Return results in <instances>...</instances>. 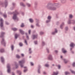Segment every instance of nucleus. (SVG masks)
Instances as JSON below:
<instances>
[{"label": "nucleus", "instance_id": "1", "mask_svg": "<svg viewBox=\"0 0 75 75\" xmlns=\"http://www.w3.org/2000/svg\"><path fill=\"white\" fill-rule=\"evenodd\" d=\"M55 7H60V4L59 3L52 4L51 2H49L47 4V7L48 9L51 10H55L57 9V8Z\"/></svg>", "mask_w": 75, "mask_h": 75}, {"label": "nucleus", "instance_id": "2", "mask_svg": "<svg viewBox=\"0 0 75 75\" xmlns=\"http://www.w3.org/2000/svg\"><path fill=\"white\" fill-rule=\"evenodd\" d=\"M25 62V59H22L21 60L19 61L18 62L19 64L20 65L21 68H23V67H24V68H25V69L23 71V72L24 73L28 71L27 67H23L24 64H24Z\"/></svg>", "mask_w": 75, "mask_h": 75}, {"label": "nucleus", "instance_id": "3", "mask_svg": "<svg viewBox=\"0 0 75 75\" xmlns=\"http://www.w3.org/2000/svg\"><path fill=\"white\" fill-rule=\"evenodd\" d=\"M12 14H13V19L15 20H18V18L17 16L18 14H19V13L16 10L15 11L13 12Z\"/></svg>", "mask_w": 75, "mask_h": 75}, {"label": "nucleus", "instance_id": "4", "mask_svg": "<svg viewBox=\"0 0 75 75\" xmlns=\"http://www.w3.org/2000/svg\"><path fill=\"white\" fill-rule=\"evenodd\" d=\"M0 5L2 6V7H6L8 5V1L7 0H5V2L3 3L1 1H0Z\"/></svg>", "mask_w": 75, "mask_h": 75}, {"label": "nucleus", "instance_id": "5", "mask_svg": "<svg viewBox=\"0 0 75 75\" xmlns=\"http://www.w3.org/2000/svg\"><path fill=\"white\" fill-rule=\"evenodd\" d=\"M0 27L2 30H4V27L3 26V19L0 18Z\"/></svg>", "mask_w": 75, "mask_h": 75}, {"label": "nucleus", "instance_id": "6", "mask_svg": "<svg viewBox=\"0 0 75 75\" xmlns=\"http://www.w3.org/2000/svg\"><path fill=\"white\" fill-rule=\"evenodd\" d=\"M7 72L9 74H10L11 72V69H10V64H8L7 66Z\"/></svg>", "mask_w": 75, "mask_h": 75}, {"label": "nucleus", "instance_id": "7", "mask_svg": "<svg viewBox=\"0 0 75 75\" xmlns=\"http://www.w3.org/2000/svg\"><path fill=\"white\" fill-rule=\"evenodd\" d=\"M1 43L2 45H4V46H6V41L4 40V38H2V40L1 41Z\"/></svg>", "mask_w": 75, "mask_h": 75}, {"label": "nucleus", "instance_id": "8", "mask_svg": "<svg viewBox=\"0 0 75 75\" xmlns=\"http://www.w3.org/2000/svg\"><path fill=\"white\" fill-rule=\"evenodd\" d=\"M41 66L40 65H39L38 67V74H40L41 71H40V69H41Z\"/></svg>", "mask_w": 75, "mask_h": 75}, {"label": "nucleus", "instance_id": "9", "mask_svg": "<svg viewBox=\"0 0 75 75\" xmlns=\"http://www.w3.org/2000/svg\"><path fill=\"white\" fill-rule=\"evenodd\" d=\"M49 60H53V58L52 57V55L50 54L49 55L48 57L47 58Z\"/></svg>", "mask_w": 75, "mask_h": 75}, {"label": "nucleus", "instance_id": "10", "mask_svg": "<svg viewBox=\"0 0 75 75\" xmlns=\"http://www.w3.org/2000/svg\"><path fill=\"white\" fill-rule=\"evenodd\" d=\"M57 32L58 30H57V29H55L54 31L52 32V34L53 35H54V34H57Z\"/></svg>", "mask_w": 75, "mask_h": 75}, {"label": "nucleus", "instance_id": "11", "mask_svg": "<svg viewBox=\"0 0 75 75\" xmlns=\"http://www.w3.org/2000/svg\"><path fill=\"white\" fill-rule=\"evenodd\" d=\"M38 36V34L33 35L32 37L33 40H34L35 38H37Z\"/></svg>", "mask_w": 75, "mask_h": 75}, {"label": "nucleus", "instance_id": "12", "mask_svg": "<svg viewBox=\"0 0 75 75\" xmlns=\"http://www.w3.org/2000/svg\"><path fill=\"white\" fill-rule=\"evenodd\" d=\"M64 25H65V23L64 22L62 23L60 25V28H61V29H62V28H63V26Z\"/></svg>", "mask_w": 75, "mask_h": 75}, {"label": "nucleus", "instance_id": "13", "mask_svg": "<svg viewBox=\"0 0 75 75\" xmlns=\"http://www.w3.org/2000/svg\"><path fill=\"white\" fill-rule=\"evenodd\" d=\"M1 61L4 64V57H1Z\"/></svg>", "mask_w": 75, "mask_h": 75}, {"label": "nucleus", "instance_id": "14", "mask_svg": "<svg viewBox=\"0 0 75 75\" xmlns=\"http://www.w3.org/2000/svg\"><path fill=\"white\" fill-rule=\"evenodd\" d=\"M62 52H63V53H64V54H65V53L67 52V51L65 50V49L64 48H63L62 49Z\"/></svg>", "mask_w": 75, "mask_h": 75}, {"label": "nucleus", "instance_id": "15", "mask_svg": "<svg viewBox=\"0 0 75 75\" xmlns=\"http://www.w3.org/2000/svg\"><path fill=\"white\" fill-rule=\"evenodd\" d=\"M5 34V33L4 32H2L1 33V35H0V37L1 38L3 37L4 36V35Z\"/></svg>", "mask_w": 75, "mask_h": 75}, {"label": "nucleus", "instance_id": "16", "mask_svg": "<svg viewBox=\"0 0 75 75\" xmlns=\"http://www.w3.org/2000/svg\"><path fill=\"white\" fill-rule=\"evenodd\" d=\"M15 4H16L14 3H12V5H13V7L11 8L10 9L11 10H13L14 9V6H15Z\"/></svg>", "mask_w": 75, "mask_h": 75}, {"label": "nucleus", "instance_id": "17", "mask_svg": "<svg viewBox=\"0 0 75 75\" xmlns=\"http://www.w3.org/2000/svg\"><path fill=\"white\" fill-rule=\"evenodd\" d=\"M19 31L22 35H23V34H24V32L23 30H22V29H19Z\"/></svg>", "mask_w": 75, "mask_h": 75}, {"label": "nucleus", "instance_id": "18", "mask_svg": "<svg viewBox=\"0 0 75 75\" xmlns=\"http://www.w3.org/2000/svg\"><path fill=\"white\" fill-rule=\"evenodd\" d=\"M20 4L21 6H23L24 7H25V5H24V4L23 2H21L20 3Z\"/></svg>", "mask_w": 75, "mask_h": 75}, {"label": "nucleus", "instance_id": "19", "mask_svg": "<svg viewBox=\"0 0 75 75\" xmlns=\"http://www.w3.org/2000/svg\"><path fill=\"white\" fill-rule=\"evenodd\" d=\"M11 48L12 51L14 49V46L13 45H11Z\"/></svg>", "mask_w": 75, "mask_h": 75}, {"label": "nucleus", "instance_id": "20", "mask_svg": "<svg viewBox=\"0 0 75 75\" xmlns=\"http://www.w3.org/2000/svg\"><path fill=\"white\" fill-rule=\"evenodd\" d=\"M0 52H1V53L4 52V49L3 48L1 49H0Z\"/></svg>", "mask_w": 75, "mask_h": 75}, {"label": "nucleus", "instance_id": "21", "mask_svg": "<svg viewBox=\"0 0 75 75\" xmlns=\"http://www.w3.org/2000/svg\"><path fill=\"white\" fill-rule=\"evenodd\" d=\"M17 72L19 75H21V71L20 70H17Z\"/></svg>", "mask_w": 75, "mask_h": 75}, {"label": "nucleus", "instance_id": "22", "mask_svg": "<svg viewBox=\"0 0 75 75\" xmlns=\"http://www.w3.org/2000/svg\"><path fill=\"white\" fill-rule=\"evenodd\" d=\"M67 23L69 24H71V20L69 19V20L67 21Z\"/></svg>", "mask_w": 75, "mask_h": 75}, {"label": "nucleus", "instance_id": "23", "mask_svg": "<svg viewBox=\"0 0 75 75\" xmlns=\"http://www.w3.org/2000/svg\"><path fill=\"white\" fill-rule=\"evenodd\" d=\"M58 71H57L56 72H54V74L52 75H57L58 74Z\"/></svg>", "mask_w": 75, "mask_h": 75}, {"label": "nucleus", "instance_id": "24", "mask_svg": "<svg viewBox=\"0 0 75 75\" xmlns=\"http://www.w3.org/2000/svg\"><path fill=\"white\" fill-rule=\"evenodd\" d=\"M74 43H71L70 45V46L71 47H74Z\"/></svg>", "mask_w": 75, "mask_h": 75}, {"label": "nucleus", "instance_id": "25", "mask_svg": "<svg viewBox=\"0 0 75 75\" xmlns=\"http://www.w3.org/2000/svg\"><path fill=\"white\" fill-rule=\"evenodd\" d=\"M71 23L73 24H74L75 23V20H71Z\"/></svg>", "mask_w": 75, "mask_h": 75}, {"label": "nucleus", "instance_id": "26", "mask_svg": "<svg viewBox=\"0 0 75 75\" xmlns=\"http://www.w3.org/2000/svg\"><path fill=\"white\" fill-rule=\"evenodd\" d=\"M61 1L62 3H65L66 2V0H61Z\"/></svg>", "mask_w": 75, "mask_h": 75}, {"label": "nucleus", "instance_id": "27", "mask_svg": "<svg viewBox=\"0 0 75 75\" xmlns=\"http://www.w3.org/2000/svg\"><path fill=\"white\" fill-rule=\"evenodd\" d=\"M65 74L66 75H69V74H70V73H69L68 71H66L65 72Z\"/></svg>", "mask_w": 75, "mask_h": 75}, {"label": "nucleus", "instance_id": "28", "mask_svg": "<svg viewBox=\"0 0 75 75\" xmlns=\"http://www.w3.org/2000/svg\"><path fill=\"white\" fill-rule=\"evenodd\" d=\"M29 20L30 23H33L34 22V20H33L32 19H30Z\"/></svg>", "mask_w": 75, "mask_h": 75}, {"label": "nucleus", "instance_id": "29", "mask_svg": "<svg viewBox=\"0 0 75 75\" xmlns=\"http://www.w3.org/2000/svg\"><path fill=\"white\" fill-rule=\"evenodd\" d=\"M26 5L29 7H30V6H31V4L28 3H26Z\"/></svg>", "mask_w": 75, "mask_h": 75}, {"label": "nucleus", "instance_id": "30", "mask_svg": "<svg viewBox=\"0 0 75 75\" xmlns=\"http://www.w3.org/2000/svg\"><path fill=\"white\" fill-rule=\"evenodd\" d=\"M18 36H19V35L17 34H16L15 35V38H16H16H17L18 37Z\"/></svg>", "mask_w": 75, "mask_h": 75}, {"label": "nucleus", "instance_id": "31", "mask_svg": "<svg viewBox=\"0 0 75 75\" xmlns=\"http://www.w3.org/2000/svg\"><path fill=\"white\" fill-rule=\"evenodd\" d=\"M29 54H31L32 51H31V48H29Z\"/></svg>", "mask_w": 75, "mask_h": 75}, {"label": "nucleus", "instance_id": "32", "mask_svg": "<svg viewBox=\"0 0 75 75\" xmlns=\"http://www.w3.org/2000/svg\"><path fill=\"white\" fill-rule=\"evenodd\" d=\"M50 21H51V20L47 19L46 21V23H50Z\"/></svg>", "mask_w": 75, "mask_h": 75}, {"label": "nucleus", "instance_id": "33", "mask_svg": "<svg viewBox=\"0 0 75 75\" xmlns=\"http://www.w3.org/2000/svg\"><path fill=\"white\" fill-rule=\"evenodd\" d=\"M63 60L64 61V63H65V64L67 63V62H68V61H67V60H66V59H64Z\"/></svg>", "mask_w": 75, "mask_h": 75}, {"label": "nucleus", "instance_id": "34", "mask_svg": "<svg viewBox=\"0 0 75 75\" xmlns=\"http://www.w3.org/2000/svg\"><path fill=\"white\" fill-rule=\"evenodd\" d=\"M69 16L70 18H72V17H73V16L72 14L69 15Z\"/></svg>", "mask_w": 75, "mask_h": 75}, {"label": "nucleus", "instance_id": "35", "mask_svg": "<svg viewBox=\"0 0 75 75\" xmlns=\"http://www.w3.org/2000/svg\"><path fill=\"white\" fill-rule=\"evenodd\" d=\"M12 30L14 31H17V28H12Z\"/></svg>", "mask_w": 75, "mask_h": 75}, {"label": "nucleus", "instance_id": "36", "mask_svg": "<svg viewBox=\"0 0 75 75\" xmlns=\"http://www.w3.org/2000/svg\"><path fill=\"white\" fill-rule=\"evenodd\" d=\"M39 23V22L36 23V25L37 26V27H40V25Z\"/></svg>", "mask_w": 75, "mask_h": 75}, {"label": "nucleus", "instance_id": "37", "mask_svg": "<svg viewBox=\"0 0 75 75\" xmlns=\"http://www.w3.org/2000/svg\"><path fill=\"white\" fill-rule=\"evenodd\" d=\"M3 16L4 18H6V17H7V15L6 14V13H5L3 15Z\"/></svg>", "mask_w": 75, "mask_h": 75}, {"label": "nucleus", "instance_id": "38", "mask_svg": "<svg viewBox=\"0 0 75 75\" xmlns=\"http://www.w3.org/2000/svg\"><path fill=\"white\" fill-rule=\"evenodd\" d=\"M44 33V32H42V31H41V32H40V35H43V34Z\"/></svg>", "mask_w": 75, "mask_h": 75}, {"label": "nucleus", "instance_id": "39", "mask_svg": "<svg viewBox=\"0 0 75 75\" xmlns=\"http://www.w3.org/2000/svg\"><path fill=\"white\" fill-rule=\"evenodd\" d=\"M16 57L17 58H20V56L18 54H17L16 55Z\"/></svg>", "mask_w": 75, "mask_h": 75}, {"label": "nucleus", "instance_id": "40", "mask_svg": "<svg viewBox=\"0 0 75 75\" xmlns=\"http://www.w3.org/2000/svg\"><path fill=\"white\" fill-rule=\"evenodd\" d=\"M51 17L50 16H49L47 17L48 20H51Z\"/></svg>", "mask_w": 75, "mask_h": 75}, {"label": "nucleus", "instance_id": "41", "mask_svg": "<svg viewBox=\"0 0 75 75\" xmlns=\"http://www.w3.org/2000/svg\"><path fill=\"white\" fill-rule=\"evenodd\" d=\"M45 45V42H44V41H43L42 42V45L43 46H44V45Z\"/></svg>", "mask_w": 75, "mask_h": 75}, {"label": "nucleus", "instance_id": "42", "mask_svg": "<svg viewBox=\"0 0 75 75\" xmlns=\"http://www.w3.org/2000/svg\"><path fill=\"white\" fill-rule=\"evenodd\" d=\"M25 34L26 35V38L28 40V39H29V37H28V35H27V33H26Z\"/></svg>", "mask_w": 75, "mask_h": 75}, {"label": "nucleus", "instance_id": "43", "mask_svg": "<svg viewBox=\"0 0 75 75\" xmlns=\"http://www.w3.org/2000/svg\"><path fill=\"white\" fill-rule=\"evenodd\" d=\"M57 66L58 67V69H60V68H61V65H57Z\"/></svg>", "mask_w": 75, "mask_h": 75}, {"label": "nucleus", "instance_id": "44", "mask_svg": "<svg viewBox=\"0 0 75 75\" xmlns=\"http://www.w3.org/2000/svg\"><path fill=\"white\" fill-rule=\"evenodd\" d=\"M24 23H22L21 24V27H24Z\"/></svg>", "mask_w": 75, "mask_h": 75}, {"label": "nucleus", "instance_id": "45", "mask_svg": "<svg viewBox=\"0 0 75 75\" xmlns=\"http://www.w3.org/2000/svg\"><path fill=\"white\" fill-rule=\"evenodd\" d=\"M45 67H47L48 68V67H49V65H48V64H45Z\"/></svg>", "mask_w": 75, "mask_h": 75}, {"label": "nucleus", "instance_id": "46", "mask_svg": "<svg viewBox=\"0 0 75 75\" xmlns=\"http://www.w3.org/2000/svg\"><path fill=\"white\" fill-rule=\"evenodd\" d=\"M19 45H20L21 47V46H23V44L22 43H19Z\"/></svg>", "mask_w": 75, "mask_h": 75}, {"label": "nucleus", "instance_id": "47", "mask_svg": "<svg viewBox=\"0 0 75 75\" xmlns=\"http://www.w3.org/2000/svg\"><path fill=\"white\" fill-rule=\"evenodd\" d=\"M54 52L55 53H56V54H58V51L57 50H55Z\"/></svg>", "mask_w": 75, "mask_h": 75}, {"label": "nucleus", "instance_id": "48", "mask_svg": "<svg viewBox=\"0 0 75 75\" xmlns=\"http://www.w3.org/2000/svg\"><path fill=\"white\" fill-rule=\"evenodd\" d=\"M65 29V30H66V31H67L68 30V27H66Z\"/></svg>", "mask_w": 75, "mask_h": 75}, {"label": "nucleus", "instance_id": "49", "mask_svg": "<svg viewBox=\"0 0 75 75\" xmlns=\"http://www.w3.org/2000/svg\"><path fill=\"white\" fill-rule=\"evenodd\" d=\"M36 23H39V21H38V20L37 19H36Z\"/></svg>", "mask_w": 75, "mask_h": 75}, {"label": "nucleus", "instance_id": "50", "mask_svg": "<svg viewBox=\"0 0 75 75\" xmlns=\"http://www.w3.org/2000/svg\"><path fill=\"white\" fill-rule=\"evenodd\" d=\"M30 65L31 66H33L34 65V64H33V63L31 62H30Z\"/></svg>", "mask_w": 75, "mask_h": 75}, {"label": "nucleus", "instance_id": "51", "mask_svg": "<svg viewBox=\"0 0 75 75\" xmlns=\"http://www.w3.org/2000/svg\"><path fill=\"white\" fill-rule=\"evenodd\" d=\"M15 67H16V69L18 68V65H17V64H16V65Z\"/></svg>", "mask_w": 75, "mask_h": 75}, {"label": "nucleus", "instance_id": "52", "mask_svg": "<svg viewBox=\"0 0 75 75\" xmlns=\"http://www.w3.org/2000/svg\"><path fill=\"white\" fill-rule=\"evenodd\" d=\"M25 44L26 45H28V44H27V40H25Z\"/></svg>", "mask_w": 75, "mask_h": 75}, {"label": "nucleus", "instance_id": "53", "mask_svg": "<svg viewBox=\"0 0 75 75\" xmlns=\"http://www.w3.org/2000/svg\"><path fill=\"white\" fill-rule=\"evenodd\" d=\"M72 65L73 66V67H75V62H73V64H72Z\"/></svg>", "mask_w": 75, "mask_h": 75}, {"label": "nucleus", "instance_id": "54", "mask_svg": "<svg viewBox=\"0 0 75 75\" xmlns=\"http://www.w3.org/2000/svg\"><path fill=\"white\" fill-rule=\"evenodd\" d=\"M34 43L35 44H37V41H34Z\"/></svg>", "mask_w": 75, "mask_h": 75}, {"label": "nucleus", "instance_id": "55", "mask_svg": "<svg viewBox=\"0 0 75 75\" xmlns=\"http://www.w3.org/2000/svg\"><path fill=\"white\" fill-rule=\"evenodd\" d=\"M5 23H6V24L7 25H8V24H9V23H8V22L7 21H6Z\"/></svg>", "mask_w": 75, "mask_h": 75}, {"label": "nucleus", "instance_id": "56", "mask_svg": "<svg viewBox=\"0 0 75 75\" xmlns=\"http://www.w3.org/2000/svg\"><path fill=\"white\" fill-rule=\"evenodd\" d=\"M47 52H48V53L49 52V49L47 48Z\"/></svg>", "mask_w": 75, "mask_h": 75}, {"label": "nucleus", "instance_id": "57", "mask_svg": "<svg viewBox=\"0 0 75 75\" xmlns=\"http://www.w3.org/2000/svg\"><path fill=\"white\" fill-rule=\"evenodd\" d=\"M31 32V30H29V31L28 32V33H29V34H30V33Z\"/></svg>", "mask_w": 75, "mask_h": 75}, {"label": "nucleus", "instance_id": "58", "mask_svg": "<svg viewBox=\"0 0 75 75\" xmlns=\"http://www.w3.org/2000/svg\"><path fill=\"white\" fill-rule=\"evenodd\" d=\"M22 14L23 15H23L24 14V12H22Z\"/></svg>", "mask_w": 75, "mask_h": 75}, {"label": "nucleus", "instance_id": "59", "mask_svg": "<svg viewBox=\"0 0 75 75\" xmlns=\"http://www.w3.org/2000/svg\"><path fill=\"white\" fill-rule=\"evenodd\" d=\"M0 14H1V15H2V12H1V11H0Z\"/></svg>", "mask_w": 75, "mask_h": 75}, {"label": "nucleus", "instance_id": "60", "mask_svg": "<svg viewBox=\"0 0 75 75\" xmlns=\"http://www.w3.org/2000/svg\"><path fill=\"white\" fill-rule=\"evenodd\" d=\"M31 27L32 28H34V26L33 25H31Z\"/></svg>", "mask_w": 75, "mask_h": 75}, {"label": "nucleus", "instance_id": "61", "mask_svg": "<svg viewBox=\"0 0 75 75\" xmlns=\"http://www.w3.org/2000/svg\"><path fill=\"white\" fill-rule=\"evenodd\" d=\"M73 30H74L75 31V26L73 27Z\"/></svg>", "mask_w": 75, "mask_h": 75}, {"label": "nucleus", "instance_id": "62", "mask_svg": "<svg viewBox=\"0 0 75 75\" xmlns=\"http://www.w3.org/2000/svg\"><path fill=\"white\" fill-rule=\"evenodd\" d=\"M43 74H46V72L44 71L43 72Z\"/></svg>", "mask_w": 75, "mask_h": 75}, {"label": "nucleus", "instance_id": "63", "mask_svg": "<svg viewBox=\"0 0 75 75\" xmlns=\"http://www.w3.org/2000/svg\"><path fill=\"white\" fill-rule=\"evenodd\" d=\"M21 55L22 56V57H24V54H22Z\"/></svg>", "mask_w": 75, "mask_h": 75}, {"label": "nucleus", "instance_id": "64", "mask_svg": "<svg viewBox=\"0 0 75 75\" xmlns=\"http://www.w3.org/2000/svg\"><path fill=\"white\" fill-rule=\"evenodd\" d=\"M0 75H3V73H1L0 74Z\"/></svg>", "mask_w": 75, "mask_h": 75}]
</instances>
